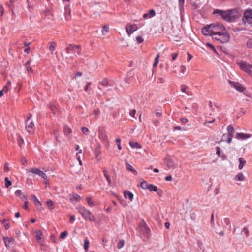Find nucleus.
<instances>
[{"label": "nucleus", "instance_id": "nucleus-1", "mask_svg": "<svg viewBox=\"0 0 252 252\" xmlns=\"http://www.w3.org/2000/svg\"><path fill=\"white\" fill-rule=\"evenodd\" d=\"M233 11L232 10L228 11H223L219 9H216L214 11V14H219L224 20L227 22H231L236 19L235 16L233 15Z\"/></svg>", "mask_w": 252, "mask_h": 252}, {"label": "nucleus", "instance_id": "nucleus-2", "mask_svg": "<svg viewBox=\"0 0 252 252\" xmlns=\"http://www.w3.org/2000/svg\"><path fill=\"white\" fill-rule=\"evenodd\" d=\"M76 209L85 219H88L91 221H94V216L89 210L87 209L84 207L79 206L76 207Z\"/></svg>", "mask_w": 252, "mask_h": 252}, {"label": "nucleus", "instance_id": "nucleus-3", "mask_svg": "<svg viewBox=\"0 0 252 252\" xmlns=\"http://www.w3.org/2000/svg\"><path fill=\"white\" fill-rule=\"evenodd\" d=\"M213 38L217 41H220L222 43H224L229 40L230 36L226 32H223L220 33L215 35L213 36Z\"/></svg>", "mask_w": 252, "mask_h": 252}, {"label": "nucleus", "instance_id": "nucleus-4", "mask_svg": "<svg viewBox=\"0 0 252 252\" xmlns=\"http://www.w3.org/2000/svg\"><path fill=\"white\" fill-rule=\"evenodd\" d=\"M212 26V32H213V36L215 35L225 31V27L223 25L220 23H217L216 24H211Z\"/></svg>", "mask_w": 252, "mask_h": 252}, {"label": "nucleus", "instance_id": "nucleus-5", "mask_svg": "<svg viewBox=\"0 0 252 252\" xmlns=\"http://www.w3.org/2000/svg\"><path fill=\"white\" fill-rule=\"evenodd\" d=\"M240 68L249 75H252V64H250L246 62H241L238 63Z\"/></svg>", "mask_w": 252, "mask_h": 252}, {"label": "nucleus", "instance_id": "nucleus-6", "mask_svg": "<svg viewBox=\"0 0 252 252\" xmlns=\"http://www.w3.org/2000/svg\"><path fill=\"white\" fill-rule=\"evenodd\" d=\"M227 130L228 132V135H227L226 134H223L222 139L223 140H225V139L227 137H228L227 142L228 143H230L232 141L233 136V134L234 133V129L233 127H232V126H231V125H229L227 126Z\"/></svg>", "mask_w": 252, "mask_h": 252}, {"label": "nucleus", "instance_id": "nucleus-7", "mask_svg": "<svg viewBox=\"0 0 252 252\" xmlns=\"http://www.w3.org/2000/svg\"><path fill=\"white\" fill-rule=\"evenodd\" d=\"M32 115L30 114L26 122V129L29 132H32L34 130V124L32 121L31 120Z\"/></svg>", "mask_w": 252, "mask_h": 252}, {"label": "nucleus", "instance_id": "nucleus-8", "mask_svg": "<svg viewBox=\"0 0 252 252\" xmlns=\"http://www.w3.org/2000/svg\"><path fill=\"white\" fill-rule=\"evenodd\" d=\"M27 171L29 173H32L34 174L37 175L44 179H46L47 178L46 174L42 171L40 170L39 168H31L27 169Z\"/></svg>", "mask_w": 252, "mask_h": 252}, {"label": "nucleus", "instance_id": "nucleus-9", "mask_svg": "<svg viewBox=\"0 0 252 252\" xmlns=\"http://www.w3.org/2000/svg\"><path fill=\"white\" fill-rule=\"evenodd\" d=\"M243 20L244 22L250 23L252 20V10L247 9L246 10L244 14Z\"/></svg>", "mask_w": 252, "mask_h": 252}, {"label": "nucleus", "instance_id": "nucleus-10", "mask_svg": "<svg viewBox=\"0 0 252 252\" xmlns=\"http://www.w3.org/2000/svg\"><path fill=\"white\" fill-rule=\"evenodd\" d=\"M75 48H78L79 51H77V53L78 55L81 54V47L80 45H75L73 44H69L68 46L66 48V52L67 54L70 53L71 52L74 51L75 50Z\"/></svg>", "mask_w": 252, "mask_h": 252}, {"label": "nucleus", "instance_id": "nucleus-11", "mask_svg": "<svg viewBox=\"0 0 252 252\" xmlns=\"http://www.w3.org/2000/svg\"><path fill=\"white\" fill-rule=\"evenodd\" d=\"M212 24L205 26L202 29V33L204 35H210L213 37V32H212Z\"/></svg>", "mask_w": 252, "mask_h": 252}, {"label": "nucleus", "instance_id": "nucleus-12", "mask_svg": "<svg viewBox=\"0 0 252 252\" xmlns=\"http://www.w3.org/2000/svg\"><path fill=\"white\" fill-rule=\"evenodd\" d=\"M125 29L128 34L130 35L133 33L134 31H135L137 30V27L135 24H127L126 25Z\"/></svg>", "mask_w": 252, "mask_h": 252}, {"label": "nucleus", "instance_id": "nucleus-13", "mask_svg": "<svg viewBox=\"0 0 252 252\" xmlns=\"http://www.w3.org/2000/svg\"><path fill=\"white\" fill-rule=\"evenodd\" d=\"M229 82L232 87H234L238 91L243 92L245 89V88L238 82H235L230 81H229Z\"/></svg>", "mask_w": 252, "mask_h": 252}, {"label": "nucleus", "instance_id": "nucleus-14", "mask_svg": "<svg viewBox=\"0 0 252 252\" xmlns=\"http://www.w3.org/2000/svg\"><path fill=\"white\" fill-rule=\"evenodd\" d=\"M99 137L102 140L106 146L109 145V141L108 139L107 135L106 133L102 132H99Z\"/></svg>", "mask_w": 252, "mask_h": 252}, {"label": "nucleus", "instance_id": "nucleus-15", "mask_svg": "<svg viewBox=\"0 0 252 252\" xmlns=\"http://www.w3.org/2000/svg\"><path fill=\"white\" fill-rule=\"evenodd\" d=\"M251 136L252 135L250 134L237 133L236 134V138L239 140H245L250 138Z\"/></svg>", "mask_w": 252, "mask_h": 252}, {"label": "nucleus", "instance_id": "nucleus-16", "mask_svg": "<svg viewBox=\"0 0 252 252\" xmlns=\"http://www.w3.org/2000/svg\"><path fill=\"white\" fill-rule=\"evenodd\" d=\"M140 229L141 231L145 235H148L150 233V229L147 227L145 222L142 223L140 225Z\"/></svg>", "mask_w": 252, "mask_h": 252}, {"label": "nucleus", "instance_id": "nucleus-17", "mask_svg": "<svg viewBox=\"0 0 252 252\" xmlns=\"http://www.w3.org/2000/svg\"><path fill=\"white\" fill-rule=\"evenodd\" d=\"M70 200L71 202H79L81 200V197L76 193H73L70 195Z\"/></svg>", "mask_w": 252, "mask_h": 252}, {"label": "nucleus", "instance_id": "nucleus-18", "mask_svg": "<svg viewBox=\"0 0 252 252\" xmlns=\"http://www.w3.org/2000/svg\"><path fill=\"white\" fill-rule=\"evenodd\" d=\"M166 164L169 169H173L177 167V166L175 164L174 162L170 158L166 159Z\"/></svg>", "mask_w": 252, "mask_h": 252}, {"label": "nucleus", "instance_id": "nucleus-19", "mask_svg": "<svg viewBox=\"0 0 252 252\" xmlns=\"http://www.w3.org/2000/svg\"><path fill=\"white\" fill-rule=\"evenodd\" d=\"M14 241V239L11 237L4 238V244L6 247H9L12 244H13Z\"/></svg>", "mask_w": 252, "mask_h": 252}, {"label": "nucleus", "instance_id": "nucleus-20", "mask_svg": "<svg viewBox=\"0 0 252 252\" xmlns=\"http://www.w3.org/2000/svg\"><path fill=\"white\" fill-rule=\"evenodd\" d=\"M32 199L36 207H39L41 206V203L40 201L35 195L33 194L32 195Z\"/></svg>", "mask_w": 252, "mask_h": 252}, {"label": "nucleus", "instance_id": "nucleus-21", "mask_svg": "<svg viewBox=\"0 0 252 252\" xmlns=\"http://www.w3.org/2000/svg\"><path fill=\"white\" fill-rule=\"evenodd\" d=\"M124 195L125 198H128L131 201L133 200V194L130 191H125L124 192Z\"/></svg>", "mask_w": 252, "mask_h": 252}, {"label": "nucleus", "instance_id": "nucleus-22", "mask_svg": "<svg viewBox=\"0 0 252 252\" xmlns=\"http://www.w3.org/2000/svg\"><path fill=\"white\" fill-rule=\"evenodd\" d=\"M103 173L104 177L106 178V179L108 183V185H111V183H112L111 178H110V176L108 175V172L106 170V169H104L103 170Z\"/></svg>", "mask_w": 252, "mask_h": 252}, {"label": "nucleus", "instance_id": "nucleus-23", "mask_svg": "<svg viewBox=\"0 0 252 252\" xmlns=\"http://www.w3.org/2000/svg\"><path fill=\"white\" fill-rule=\"evenodd\" d=\"M246 177L242 173H238L235 178V181H244L245 180Z\"/></svg>", "mask_w": 252, "mask_h": 252}, {"label": "nucleus", "instance_id": "nucleus-24", "mask_svg": "<svg viewBox=\"0 0 252 252\" xmlns=\"http://www.w3.org/2000/svg\"><path fill=\"white\" fill-rule=\"evenodd\" d=\"M129 144L130 146L133 148H136L137 149H140L142 147L139 143L134 142L132 141H129Z\"/></svg>", "mask_w": 252, "mask_h": 252}, {"label": "nucleus", "instance_id": "nucleus-25", "mask_svg": "<svg viewBox=\"0 0 252 252\" xmlns=\"http://www.w3.org/2000/svg\"><path fill=\"white\" fill-rule=\"evenodd\" d=\"M239 165L238 168L240 170L242 169L244 166L246 164V161L243 158H239Z\"/></svg>", "mask_w": 252, "mask_h": 252}, {"label": "nucleus", "instance_id": "nucleus-26", "mask_svg": "<svg viewBox=\"0 0 252 252\" xmlns=\"http://www.w3.org/2000/svg\"><path fill=\"white\" fill-rule=\"evenodd\" d=\"M15 194L17 196L19 197L22 200H27V197L25 195L22 194L21 190H18L16 191Z\"/></svg>", "mask_w": 252, "mask_h": 252}, {"label": "nucleus", "instance_id": "nucleus-27", "mask_svg": "<svg viewBox=\"0 0 252 252\" xmlns=\"http://www.w3.org/2000/svg\"><path fill=\"white\" fill-rule=\"evenodd\" d=\"M126 167L127 170L132 172L134 175H136L137 174V171L132 167V166L129 164V163H126Z\"/></svg>", "mask_w": 252, "mask_h": 252}, {"label": "nucleus", "instance_id": "nucleus-28", "mask_svg": "<svg viewBox=\"0 0 252 252\" xmlns=\"http://www.w3.org/2000/svg\"><path fill=\"white\" fill-rule=\"evenodd\" d=\"M36 239L40 241L43 238V234L40 230H36L35 232Z\"/></svg>", "mask_w": 252, "mask_h": 252}, {"label": "nucleus", "instance_id": "nucleus-29", "mask_svg": "<svg viewBox=\"0 0 252 252\" xmlns=\"http://www.w3.org/2000/svg\"><path fill=\"white\" fill-rule=\"evenodd\" d=\"M63 131H64V134L67 136H70V135L72 132L71 129L68 126H64V127L63 128Z\"/></svg>", "mask_w": 252, "mask_h": 252}, {"label": "nucleus", "instance_id": "nucleus-30", "mask_svg": "<svg viewBox=\"0 0 252 252\" xmlns=\"http://www.w3.org/2000/svg\"><path fill=\"white\" fill-rule=\"evenodd\" d=\"M49 50L51 52L52 54L53 53V52L55 50L56 48V42H49Z\"/></svg>", "mask_w": 252, "mask_h": 252}, {"label": "nucleus", "instance_id": "nucleus-31", "mask_svg": "<svg viewBox=\"0 0 252 252\" xmlns=\"http://www.w3.org/2000/svg\"><path fill=\"white\" fill-rule=\"evenodd\" d=\"M148 189L151 191L155 192H158V187L153 184H149Z\"/></svg>", "mask_w": 252, "mask_h": 252}, {"label": "nucleus", "instance_id": "nucleus-32", "mask_svg": "<svg viewBox=\"0 0 252 252\" xmlns=\"http://www.w3.org/2000/svg\"><path fill=\"white\" fill-rule=\"evenodd\" d=\"M149 184L146 181H143L140 184V187L143 189H148Z\"/></svg>", "mask_w": 252, "mask_h": 252}, {"label": "nucleus", "instance_id": "nucleus-33", "mask_svg": "<svg viewBox=\"0 0 252 252\" xmlns=\"http://www.w3.org/2000/svg\"><path fill=\"white\" fill-rule=\"evenodd\" d=\"M46 203H47V205L49 209L50 210H52L54 209L55 206H54L53 202L51 200H49L47 201Z\"/></svg>", "mask_w": 252, "mask_h": 252}, {"label": "nucleus", "instance_id": "nucleus-34", "mask_svg": "<svg viewBox=\"0 0 252 252\" xmlns=\"http://www.w3.org/2000/svg\"><path fill=\"white\" fill-rule=\"evenodd\" d=\"M215 121V118L210 119L208 117H206V119L204 123V125L207 126V124L213 123Z\"/></svg>", "mask_w": 252, "mask_h": 252}, {"label": "nucleus", "instance_id": "nucleus-35", "mask_svg": "<svg viewBox=\"0 0 252 252\" xmlns=\"http://www.w3.org/2000/svg\"><path fill=\"white\" fill-rule=\"evenodd\" d=\"M92 114L94 116L95 119H97L100 114V111L98 109L94 110Z\"/></svg>", "mask_w": 252, "mask_h": 252}, {"label": "nucleus", "instance_id": "nucleus-36", "mask_svg": "<svg viewBox=\"0 0 252 252\" xmlns=\"http://www.w3.org/2000/svg\"><path fill=\"white\" fill-rule=\"evenodd\" d=\"M159 55L158 54L155 59L154 63H153V67H156L159 63Z\"/></svg>", "mask_w": 252, "mask_h": 252}, {"label": "nucleus", "instance_id": "nucleus-37", "mask_svg": "<svg viewBox=\"0 0 252 252\" xmlns=\"http://www.w3.org/2000/svg\"><path fill=\"white\" fill-rule=\"evenodd\" d=\"M4 180L5 182V186L6 188H8L12 185V182L9 180L8 177H5Z\"/></svg>", "mask_w": 252, "mask_h": 252}, {"label": "nucleus", "instance_id": "nucleus-38", "mask_svg": "<svg viewBox=\"0 0 252 252\" xmlns=\"http://www.w3.org/2000/svg\"><path fill=\"white\" fill-rule=\"evenodd\" d=\"M89 246V240H88L87 239H86L84 240V249L86 250V252H87Z\"/></svg>", "mask_w": 252, "mask_h": 252}, {"label": "nucleus", "instance_id": "nucleus-39", "mask_svg": "<svg viewBox=\"0 0 252 252\" xmlns=\"http://www.w3.org/2000/svg\"><path fill=\"white\" fill-rule=\"evenodd\" d=\"M3 223L4 226L6 230L10 228V224L7 220H3Z\"/></svg>", "mask_w": 252, "mask_h": 252}, {"label": "nucleus", "instance_id": "nucleus-40", "mask_svg": "<svg viewBox=\"0 0 252 252\" xmlns=\"http://www.w3.org/2000/svg\"><path fill=\"white\" fill-rule=\"evenodd\" d=\"M124 241L123 240H121L117 244V248L119 249H121L122 247H123L124 245Z\"/></svg>", "mask_w": 252, "mask_h": 252}, {"label": "nucleus", "instance_id": "nucleus-41", "mask_svg": "<svg viewBox=\"0 0 252 252\" xmlns=\"http://www.w3.org/2000/svg\"><path fill=\"white\" fill-rule=\"evenodd\" d=\"M109 27L107 25H104L102 29V33L105 34L108 32Z\"/></svg>", "mask_w": 252, "mask_h": 252}, {"label": "nucleus", "instance_id": "nucleus-42", "mask_svg": "<svg viewBox=\"0 0 252 252\" xmlns=\"http://www.w3.org/2000/svg\"><path fill=\"white\" fill-rule=\"evenodd\" d=\"M87 202L90 206L92 207L94 205V204L93 202V200H92V199L91 197H88L87 198Z\"/></svg>", "mask_w": 252, "mask_h": 252}, {"label": "nucleus", "instance_id": "nucleus-43", "mask_svg": "<svg viewBox=\"0 0 252 252\" xmlns=\"http://www.w3.org/2000/svg\"><path fill=\"white\" fill-rule=\"evenodd\" d=\"M68 234L66 231H64L60 234V238L61 239H64Z\"/></svg>", "mask_w": 252, "mask_h": 252}, {"label": "nucleus", "instance_id": "nucleus-44", "mask_svg": "<svg viewBox=\"0 0 252 252\" xmlns=\"http://www.w3.org/2000/svg\"><path fill=\"white\" fill-rule=\"evenodd\" d=\"M50 109L52 111V113L54 114H55L56 110L57 109L56 107L53 105H50Z\"/></svg>", "mask_w": 252, "mask_h": 252}, {"label": "nucleus", "instance_id": "nucleus-45", "mask_svg": "<svg viewBox=\"0 0 252 252\" xmlns=\"http://www.w3.org/2000/svg\"><path fill=\"white\" fill-rule=\"evenodd\" d=\"M246 45L247 47L252 48V39H249L247 41Z\"/></svg>", "mask_w": 252, "mask_h": 252}, {"label": "nucleus", "instance_id": "nucleus-46", "mask_svg": "<svg viewBox=\"0 0 252 252\" xmlns=\"http://www.w3.org/2000/svg\"><path fill=\"white\" fill-rule=\"evenodd\" d=\"M64 9H65L64 15H65V18H67V10H68L69 9H70V8H69V4L65 5V6H64Z\"/></svg>", "mask_w": 252, "mask_h": 252}, {"label": "nucleus", "instance_id": "nucleus-47", "mask_svg": "<svg viewBox=\"0 0 252 252\" xmlns=\"http://www.w3.org/2000/svg\"><path fill=\"white\" fill-rule=\"evenodd\" d=\"M150 16L151 17L155 16L156 15V12L154 9H151L149 10V13Z\"/></svg>", "mask_w": 252, "mask_h": 252}, {"label": "nucleus", "instance_id": "nucleus-48", "mask_svg": "<svg viewBox=\"0 0 252 252\" xmlns=\"http://www.w3.org/2000/svg\"><path fill=\"white\" fill-rule=\"evenodd\" d=\"M4 89H6V91H8V86H4L3 88L1 91H0V97H2L3 95Z\"/></svg>", "mask_w": 252, "mask_h": 252}, {"label": "nucleus", "instance_id": "nucleus-49", "mask_svg": "<svg viewBox=\"0 0 252 252\" xmlns=\"http://www.w3.org/2000/svg\"><path fill=\"white\" fill-rule=\"evenodd\" d=\"M116 142H117V146H118V148L119 150H121L122 147H121V146L120 145L121 139H119V138H117V139H116Z\"/></svg>", "mask_w": 252, "mask_h": 252}, {"label": "nucleus", "instance_id": "nucleus-50", "mask_svg": "<svg viewBox=\"0 0 252 252\" xmlns=\"http://www.w3.org/2000/svg\"><path fill=\"white\" fill-rule=\"evenodd\" d=\"M100 83L103 86H106L108 85V81L107 79H104L100 82Z\"/></svg>", "mask_w": 252, "mask_h": 252}, {"label": "nucleus", "instance_id": "nucleus-51", "mask_svg": "<svg viewBox=\"0 0 252 252\" xmlns=\"http://www.w3.org/2000/svg\"><path fill=\"white\" fill-rule=\"evenodd\" d=\"M82 131L84 134L87 135L88 133L89 130L87 128L83 127L82 128Z\"/></svg>", "mask_w": 252, "mask_h": 252}, {"label": "nucleus", "instance_id": "nucleus-52", "mask_svg": "<svg viewBox=\"0 0 252 252\" xmlns=\"http://www.w3.org/2000/svg\"><path fill=\"white\" fill-rule=\"evenodd\" d=\"M186 67L184 65H182L180 67V72L184 74L186 72Z\"/></svg>", "mask_w": 252, "mask_h": 252}, {"label": "nucleus", "instance_id": "nucleus-53", "mask_svg": "<svg viewBox=\"0 0 252 252\" xmlns=\"http://www.w3.org/2000/svg\"><path fill=\"white\" fill-rule=\"evenodd\" d=\"M224 221L226 223V225H230V220L229 218H224Z\"/></svg>", "mask_w": 252, "mask_h": 252}, {"label": "nucleus", "instance_id": "nucleus-54", "mask_svg": "<svg viewBox=\"0 0 252 252\" xmlns=\"http://www.w3.org/2000/svg\"><path fill=\"white\" fill-rule=\"evenodd\" d=\"M187 89V87L185 85H182L181 86V90L182 92L186 93V89Z\"/></svg>", "mask_w": 252, "mask_h": 252}, {"label": "nucleus", "instance_id": "nucleus-55", "mask_svg": "<svg viewBox=\"0 0 252 252\" xmlns=\"http://www.w3.org/2000/svg\"><path fill=\"white\" fill-rule=\"evenodd\" d=\"M136 41L138 43H141L143 41V39L142 37L138 36L136 37Z\"/></svg>", "mask_w": 252, "mask_h": 252}, {"label": "nucleus", "instance_id": "nucleus-56", "mask_svg": "<svg viewBox=\"0 0 252 252\" xmlns=\"http://www.w3.org/2000/svg\"><path fill=\"white\" fill-rule=\"evenodd\" d=\"M216 154L219 156H220V148L219 147H216Z\"/></svg>", "mask_w": 252, "mask_h": 252}, {"label": "nucleus", "instance_id": "nucleus-57", "mask_svg": "<svg viewBox=\"0 0 252 252\" xmlns=\"http://www.w3.org/2000/svg\"><path fill=\"white\" fill-rule=\"evenodd\" d=\"M91 82H90L87 83V84L84 88L85 92H88V89H89V87L91 85Z\"/></svg>", "mask_w": 252, "mask_h": 252}, {"label": "nucleus", "instance_id": "nucleus-58", "mask_svg": "<svg viewBox=\"0 0 252 252\" xmlns=\"http://www.w3.org/2000/svg\"><path fill=\"white\" fill-rule=\"evenodd\" d=\"M136 113V110L135 109H133L132 110L130 111L129 112V115L132 117H134Z\"/></svg>", "mask_w": 252, "mask_h": 252}, {"label": "nucleus", "instance_id": "nucleus-59", "mask_svg": "<svg viewBox=\"0 0 252 252\" xmlns=\"http://www.w3.org/2000/svg\"><path fill=\"white\" fill-rule=\"evenodd\" d=\"M172 58L173 60H175L176 59L177 56H178V53H174L172 54Z\"/></svg>", "mask_w": 252, "mask_h": 252}, {"label": "nucleus", "instance_id": "nucleus-60", "mask_svg": "<svg viewBox=\"0 0 252 252\" xmlns=\"http://www.w3.org/2000/svg\"><path fill=\"white\" fill-rule=\"evenodd\" d=\"M23 201L24 202V205L23 206L24 208L25 209H27L28 208L27 199L25 200H23Z\"/></svg>", "mask_w": 252, "mask_h": 252}, {"label": "nucleus", "instance_id": "nucleus-61", "mask_svg": "<svg viewBox=\"0 0 252 252\" xmlns=\"http://www.w3.org/2000/svg\"><path fill=\"white\" fill-rule=\"evenodd\" d=\"M74 220H75V216L74 215L70 216V222L71 223H73Z\"/></svg>", "mask_w": 252, "mask_h": 252}, {"label": "nucleus", "instance_id": "nucleus-62", "mask_svg": "<svg viewBox=\"0 0 252 252\" xmlns=\"http://www.w3.org/2000/svg\"><path fill=\"white\" fill-rule=\"evenodd\" d=\"M9 164L8 163H5L4 167V171H7L9 169Z\"/></svg>", "mask_w": 252, "mask_h": 252}, {"label": "nucleus", "instance_id": "nucleus-63", "mask_svg": "<svg viewBox=\"0 0 252 252\" xmlns=\"http://www.w3.org/2000/svg\"><path fill=\"white\" fill-rule=\"evenodd\" d=\"M143 17L144 18V19H147V18H151V16H150L149 15V13H145L143 14Z\"/></svg>", "mask_w": 252, "mask_h": 252}, {"label": "nucleus", "instance_id": "nucleus-64", "mask_svg": "<svg viewBox=\"0 0 252 252\" xmlns=\"http://www.w3.org/2000/svg\"><path fill=\"white\" fill-rule=\"evenodd\" d=\"M188 121V120L185 118H182L181 119V122L185 124V123H187Z\"/></svg>", "mask_w": 252, "mask_h": 252}]
</instances>
